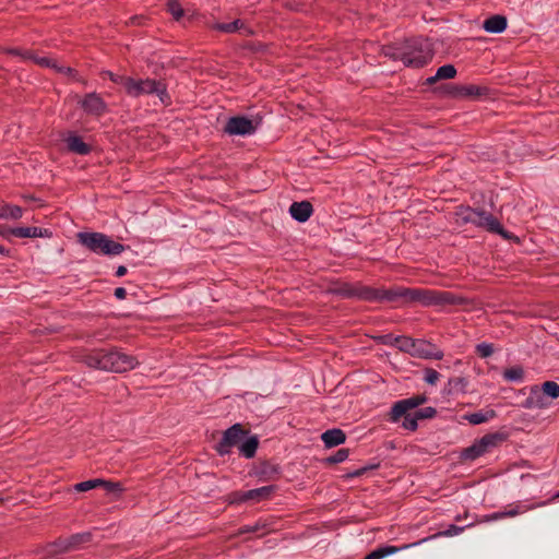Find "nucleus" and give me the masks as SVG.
Returning a JSON list of instances; mask_svg holds the SVG:
<instances>
[{"label":"nucleus","mask_w":559,"mask_h":559,"mask_svg":"<svg viewBox=\"0 0 559 559\" xmlns=\"http://www.w3.org/2000/svg\"><path fill=\"white\" fill-rule=\"evenodd\" d=\"M66 143L68 151L78 155H87L93 150L91 144L85 143L83 138L75 133H70Z\"/></svg>","instance_id":"6ab92c4d"},{"label":"nucleus","mask_w":559,"mask_h":559,"mask_svg":"<svg viewBox=\"0 0 559 559\" xmlns=\"http://www.w3.org/2000/svg\"><path fill=\"white\" fill-rule=\"evenodd\" d=\"M107 73L110 75V79L112 81H117V78L119 76L117 72L110 71V72H107Z\"/></svg>","instance_id":"680f3d73"},{"label":"nucleus","mask_w":559,"mask_h":559,"mask_svg":"<svg viewBox=\"0 0 559 559\" xmlns=\"http://www.w3.org/2000/svg\"><path fill=\"white\" fill-rule=\"evenodd\" d=\"M508 433L502 431L489 432L484 435L481 438L476 439L480 444L484 454L491 452L493 449L499 448L503 442L508 440Z\"/></svg>","instance_id":"4468645a"},{"label":"nucleus","mask_w":559,"mask_h":559,"mask_svg":"<svg viewBox=\"0 0 559 559\" xmlns=\"http://www.w3.org/2000/svg\"><path fill=\"white\" fill-rule=\"evenodd\" d=\"M403 421L402 427L409 431H416L418 429V420L415 414L406 412V414L402 415Z\"/></svg>","instance_id":"4c0bfd02"},{"label":"nucleus","mask_w":559,"mask_h":559,"mask_svg":"<svg viewBox=\"0 0 559 559\" xmlns=\"http://www.w3.org/2000/svg\"><path fill=\"white\" fill-rule=\"evenodd\" d=\"M503 378L508 381H522L524 379V370L521 366H514L503 371Z\"/></svg>","instance_id":"e433bc0d"},{"label":"nucleus","mask_w":559,"mask_h":559,"mask_svg":"<svg viewBox=\"0 0 559 559\" xmlns=\"http://www.w3.org/2000/svg\"><path fill=\"white\" fill-rule=\"evenodd\" d=\"M457 72H438V78L441 80L454 79Z\"/></svg>","instance_id":"8fccbe9b"},{"label":"nucleus","mask_w":559,"mask_h":559,"mask_svg":"<svg viewBox=\"0 0 559 559\" xmlns=\"http://www.w3.org/2000/svg\"><path fill=\"white\" fill-rule=\"evenodd\" d=\"M79 241L88 250L103 255H119L126 246L102 233H79Z\"/></svg>","instance_id":"423d86ee"},{"label":"nucleus","mask_w":559,"mask_h":559,"mask_svg":"<svg viewBox=\"0 0 559 559\" xmlns=\"http://www.w3.org/2000/svg\"><path fill=\"white\" fill-rule=\"evenodd\" d=\"M394 337H395V336H393V334L389 333V334H385V335H381V336L379 337V340H380V342H381L382 344H385V345H388V344H390V345H394Z\"/></svg>","instance_id":"de8ad7c7"},{"label":"nucleus","mask_w":559,"mask_h":559,"mask_svg":"<svg viewBox=\"0 0 559 559\" xmlns=\"http://www.w3.org/2000/svg\"><path fill=\"white\" fill-rule=\"evenodd\" d=\"M114 295L117 299H124L127 296V290L123 287H117Z\"/></svg>","instance_id":"09e8293b"},{"label":"nucleus","mask_w":559,"mask_h":559,"mask_svg":"<svg viewBox=\"0 0 559 559\" xmlns=\"http://www.w3.org/2000/svg\"><path fill=\"white\" fill-rule=\"evenodd\" d=\"M147 19L144 15H134L130 17L131 25H143Z\"/></svg>","instance_id":"49530a36"},{"label":"nucleus","mask_w":559,"mask_h":559,"mask_svg":"<svg viewBox=\"0 0 559 559\" xmlns=\"http://www.w3.org/2000/svg\"><path fill=\"white\" fill-rule=\"evenodd\" d=\"M23 215V209L19 205L2 202L0 203V218L1 219H19Z\"/></svg>","instance_id":"7c9ffc66"},{"label":"nucleus","mask_w":559,"mask_h":559,"mask_svg":"<svg viewBox=\"0 0 559 559\" xmlns=\"http://www.w3.org/2000/svg\"><path fill=\"white\" fill-rule=\"evenodd\" d=\"M454 216L457 224L465 225L471 223L489 233L497 234L506 240L515 238L512 233L501 225L497 217L485 210L473 209L468 205H459L455 207Z\"/></svg>","instance_id":"20e7f679"},{"label":"nucleus","mask_w":559,"mask_h":559,"mask_svg":"<svg viewBox=\"0 0 559 559\" xmlns=\"http://www.w3.org/2000/svg\"><path fill=\"white\" fill-rule=\"evenodd\" d=\"M259 448V439L258 436H246L240 444H239V452L242 456L246 459H252L254 457L257 450Z\"/></svg>","instance_id":"bb28decb"},{"label":"nucleus","mask_w":559,"mask_h":559,"mask_svg":"<svg viewBox=\"0 0 559 559\" xmlns=\"http://www.w3.org/2000/svg\"><path fill=\"white\" fill-rule=\"evenodd\" d=\"M464 88L465 84L442 83L435 87V92L441 96H447L453 99H462Z\"/></svg>","instance_id":"b1692460"},{"label":"nucleus","mask_w":559,"mask_h":559,"mask_svg":"<svg viewBox=\"0 0 559 559\" xmlns=\"http://www.w3.org/2000/svg\"><path fill=\"white\" fill-rule=\"evenodd\" d=\"M464 531L463 526H456L454 524L449 525V527L445 531L438 532L437 534L432 535L430 538L439 537V536H454L460 534Z\"/></svg>","instance_id":"c03bdc74"},{"label":"nucleus","mask_w":559,"mask_h":559,"mask_svg":"<svg viewBox=\"0 0 559 559\" xmlns=\"http://www.w3.org/2000/svg\"><path fill=\"white\" fill-rule=\"evenodd\" d=\"M497 416L495 409L479 411L476 413L465 414L463 419L467 420L471 425H480Z\"/></svg>","instance_id":"c756f323"},{"label":"nucleus","mask_w":559,"mask_h":559,"mask_svg":"<svg viewBox=\"0 0 559 559\" xmlns=\"http://www.w3.org/2000/svg\"><path fill=\"white\" fill-rule=\"evenodd\" d=\"M424 373V380L430 385H435L440 378V373L432 368H425Z\"/></svg>","instance_id":"a18cd8bd"},{"label":"nucleus","mask_w":559,"mask_h":559,"mask_svg":"<svg viewBox=\"0 0 559 559\" xmlns=\"http://www.w3.org/2000/svg\"><path fill=\"white\" fill-rule=\"evenodd\" d=\"M277 489L275 485H267L255 489L247 490L248 501L253 500L257 502L267 500Z\"/></svg>","instance_id":"c85d7f7f"},{"label":"nucleus","mask_w":559,"mask_h":559,"mask_svg":"<svg viewBox=\"0 0 559 559\" xmlns=\"http://www.w3.org/2000/svg\"><path fill=\"white\" fill-rule=\"evenodd\" d=\"M241 424H234L223 432V437L214 449L218 455L224 456L230 453L233 447L240 444L241 440L249 435Z\"/></svg>","instance_id":"6e6552de"},{"label":"nucleus","mask_w":559,"mask_h":559,"mask_svg":"<svg viewBox=\"0 0 559 559\" xmlns=\"http://www.w3.org/2000/svg\"><path fill=\"white\" fill-rule=\"evenodd\" d=\"M68 548V551L76 550L82 547L84 544H88L93 539V535L91 532H83L72 534L71 536L63 538Z\"/></svg>","instance_id":"cd10ccee"},{"label":"nucleus","mask_w":559,"mask_h":559,"mask_svg":"<svg viewBox=\"0 0 559 559\" xmlns=\"http://www.w3.org/2000/svg\"><path fill=\"white\" fill-rule=\"evenodd\" d=\"M348 455H349V449L342 448V449H338L333 455L325 457L323 460V463L326 465H335V464L342 463L345 460H347Z\"/></svg>","instance_id":"f704fd0d"},{"label":"nucleus","mask_w":559,"mask_h":559,"mask_svg":"<svg viewBox=\"0 0 559 559\" xmlns=\"http://www.w3.org/2000/svg\"><path fill=\"white\" fill-rule=\"evenodd\" d=\"M437 70H447V71H450V70H455L454 66L453 64H443L441 67H439Z\"/></svg>","instance_id":"13d9d810"},{"label":"nucleus","mask_w":559,"mask_h":559,"mask_svg":"<svg viewBox=\"0 0 559 559\" xmlns=\"http://www.w3.org/2000/svg\"><path fill=\"white\" fill-rule=\"evenodd\" d=\"M224 130L230 135H247L253 133L255 128L251 119L245 116H235L228 119Z\"/></svg>","instance_id":"9d476101"},{"label":"nucleus","mask_w":559,"mask_h":559,"mask_svg":"<svg viewBox=\"0 0 559 559\" xmlns=\"http://www.w3.org/2000/svg\"><path fill=\"white\" fill-rule=\"evenodd\" d=\"M503 518V513L502 512H496L493 513L492 515L489 516L490 520H499V519H502Z\"/></svg>","instance_id":"bf43d9fd"},{"label":"nucleus","mask_w":559,"mask_h":559,"mask_svg":"<svg viewBox=\"0 0 559 559\" xmlns=\"http://www.w3.org/2000/svg\"><path fill=\"white\" fill-rule=\"evenodd\" d=\"M258 531V526H243L242 528H240V533H254Z\"/></svg>","instance_id":"864d4df0"},{"label":"nucleus","mask_w":559,"mask_h":559,"mask_svg":"<svg viewBox=\"0 0 559 559\" xmlns=\"http://www.w3.org/2000/svg\"><path fill=\"white\" fill-rule=\"evenodd\" d=\"M5 52L11 56L19 57L21 62L26 67H38V68H47L51 70H73L71 67H59L57 60L46 56L40 55L36 50L32 49H21V48H10L7 49Z\"/></svg>","instance_id":"0eeeda50"},{"label":"nucleus","mask_w":559,"mask_h":559,"mask_svg":"<svg viewBox=\"0 0 559 559\" xmlns=\"http://www.w3.org/2000/svg\"><path fill=\"white\" fill-rule=\"evenodd\" d=\"M69 552L63 538H58L52 543H48L43 549L40 559H59V556Z\"/></svg>","instance_id":"4be33fe9"},{"label":"nucleus","mask_w":559,"mask_h":559,"mask_svg":"<svg viewBox=\"0 0 559 559\" xmlns=\"http://www.w3.org/2000/svg\"><path fill=\"white\" fill-rule=\"evenodd\" d=\"M13 227H0V236H2L5 239H10L12 236L11 233H9L10 229Z\"/></svg>","instance_id":"3c124183"},{"label":"nucleus","mask_w":559,"mask_h":559,"mask_svg":"<svg viewBox=\"0 0 559 559\" xmlns=\"http://www.w3.org/2000/svg\"><path fill=\"white\" fill-rule=\"evenodd\" d=\"M385 57L401 61L407 68H424L435 56L433 44L426 37L413 36L383 46Z\"/></svg>","instance_id":"f03ea898"},{"label":"nucleus","mask_w":559,"mask_h":559,"mask_svg":"<svg viewBox=\"0 0 559 559\" xmlns=\"http://www.w3.org/2000/svg\"><path fill=\"white\" fill-rule=\"evenodd\" d=\"M493 353V345L489 343H480L476 345V354L481 358H488Z\"/></svg>","instance_id":"37998d69"},{"label":"nucleus","mask_w":559,"mask_h":559,"mask_svg":"<svg viewBox=\"0 0 559 559\" xmlns=\"http://www.w3.org/2000/svg\"><path fill=\"white\" fill-rule=\"evenodd\" d=\"M22 198L25 200V201H38V199L34 195H31V194H24L22 195Z\"/></svg>","instance_id":"052dcab7"},{"label":"nucleus","mask_w":559,"mask_h":559,"mask_svg":"<svg viewBox=\"0 0 559 559\" xmlns=\"http://www.w3.org/2000/svg\"><path fill=\"white\" fill-rule=\"evenodd\" d=\"M242 25H243V23L240 20H235L229 23H218V24H216L215 28L221 32L230 34V33L237 32L240 28V26H242Z\"/></svg>","instance_id":"a19ab883"},{"label":"nucleus","mask_w":559,"mask_h":559,"mask_svg":"<svg viewBox=\"0 0 559 559\" xmlns=\"http://www.w3.org/2000/svg\"><path fill=\"white\" fill-rule=\"evenodd\" d=\"M380 466V463H371V464H367L360 468H357L353 472H348L344 475L345 478H356V477H360L362 475H365L367 472L369 471H373V469H378Z\"/></svg>","instance_id":"58836bf2"},{"label":"nucleus","mask_w":559,"mask_h":559,"mask_svg":"<svg viewBox=\"0 0 559 559\" xmlns=\"http://www.w3.org/2000/svg\"><path fill=\"white\" fill-rule=\"evenodd\" d=\"M80 361L88 368L117 373L132 370L139 364L136 357L122 353L115 347L84 350L80 356Z\"/></svg>","instance_id":"7ed1b4c3"},{"label":"nucleus","mask_w":559,"mask_h":559,"mask_svg":"<svg viewBox=\"0 0 559 559\" xmlns=\"http://www.w3.org/2000/svg\"><path fill=\"white\" fill-rule=\"evenodd\" d=\"M226 501L229 504H240L248 501L247 491L235 490L226 496Z\"/></svg>","instance_id":"ea45409f"},{"label":"nucleus","mask_w":559,"mask_h":559,"mask_svg":"<svg viewBox=\"0 0 559 559\" xmlns=\"http://www.w3.org/2000/svg\"><path fill=\"white\" fill-rule=\"evenodd\" d=\"M12 236L19 237V238H49L52 236V231H50L47 228H40V227H13L9 230Z\"/></svg>","instance_id":"f3484780"},{"label":"nucleus","mask_w":559,"mask_h":559,"mask_svg":"<svg viewBox=\"0 0 559 559\" xmlns=\"http://www.w3.org/2000/svg\"><path fill=\"white\" fill-rule=\"evenodd\" d=\"M289 213L299 223L307 222L313 213V206L309 201L293 202Z\"/></svg>","instance_id":"a211bd4d"},{"label":"nucleus","mask_w":559,"mask_h":559,"mask_svg":"<svg viewBox=\"0 0 559 559\" xmlns=\"http://www.w3.org/2000/svg\"><path fill=\"white\" fill-rule=\"evenodd\" d=\"M328 293L341 298H356L368 302H400L401 306L420 305L432 306H462L466 299L448 290H438L419 287L396 286L392 288H374L360 282L348 283L336 281L328 288Z\"/></svg>","instance_id":"f257e3e1"},{"label":"nucleus","mask_w":559,"mask_h":559,"mask_svg":"<svg viewBox=\"0 0 559 559\" xmlns=\"http://www.w3.org/2000/svg\"><path fill=\"white\" fill-rule=\"evenodd\" d=\"M416 344V348L414 349V356L416 357L441 360L444 356L443 352L431 342L418 340Z\"/></svg>","instance_id":"ddd939ff"},{"label":"nucleus","mask_w":559,"mask_h":559,"mask_svg":"<svg viewBox=\"0 0 559 559\" xmlns=\"http://www.w3.org/2000/svg\"><path fill=\"white\" fill-rule=\"evenodd\" d=\"M0 254L4 257H11V250L0 245Z\"/></svg>","instance_id":"4d7b16f0"},{"label":"nucleus","mask_w":559,"mask_h":559,"mask_svg":"<svg viewBox=\"0 0 559 559\" xmlns=\"http://www.w3.org/2000/svg\"><path fill=\"white\" fill-rule=\"evenodd\" d=\"M502 513H503V518H506V516H515V515L519 514V509L518 508L511 509V510L502 512Z\"/></svg>","instance_id":"6e6d98bb"},{"label":"nucleus","mask_w":559,"mask_h":559,"mask_svg":"<svg viewBox=\"0 0 559 559\" xmlns=\"http://www.w3.org/2000/svg\"><path fill=\"white\" fill-rule=\"evenodd\" d=\"M549 405V402L547 401L545 393L538 385H533L530 390V394L526 397V400L523 403V406L525 408H545Z\"/></svg>","instance_id":"dca6fc26"},{"label":"nucleus","mask_w":559,"mask_h":559,"mask_svg":"<svg viewBox=\"0 0 559 559\" xmlns=\"http://www.w3.org/2000/svg\"><path fill=\"white\" fill-rule=\"evenodd\" d=\"M440 80H441V79H440V78H438V72H436V75H433V76H431V78H428V79L426 80V84H427V85H432V84L437 83V82H438V81H440Z\"/></svg>","instance_id":"5fc2aeb1"},{"label":"nucleus","mask_w":559,"mask_h":559,"mask_svg":"<svg viewBox=\"0 0 559 559\" xmlns=\"http://www.w3.org/2000/svg\"><path fill=\"white\" fill-rule=\"evenodd\" d=\"M98 487H104L105 489H107L110 492L122 489L120 483H115V481L105 480V479H100V478L88 479V480L81 481V483H78L74 485V489L79 492L88 491L91 489H95Z\"/></svg>","instance_id":"f8f14e48"},{"label":"nucleus","mask_w":559,"mask_h":559,"mask_svg":"<svg viewBox=\"0 0 559 559\" xmlns=\"http://www.w3.org/2000/svg\"><path fill=\"white\" fill-rule=\"evenodd\" d=\"M166 10L177 22L185 16V10L178 0H168L166 3Z\"/></svg>","instance_id":"72a5a7b5"},{"label":"nucleus","mask_w":559,"mask_h":559,"mask_svg":"<svg viewBox=\"0 0 559 559\" xmlns=\"http://www.w3.org/2000/svg\"><path fill=\"white\" fill-rule=\"evenodd\" d=\"M80 105L86 114L94 116H100L108 110L107 104L96 93L86 94L84 98L80 100Z\"/></svg>","instance_id":"9b49d317"},{"label":"nucleus","mask_w":559,"mask_h":559,"mask_svg":"<svg viewBox=\"0 0 559 559\" xmlns=\"http://www.w3.org/2000/svg\"><path fill=\"white\" fill-rule=\"evenodd\" d=\"M325 448L331 449L343 444L346 441V433L340 428L328 429L321 435Z\"/></svg>","instance_id":"412c9836"},{"label":"nucleus","mask_w":559,"mask_h":559,"mask_svg":"<svg viewBox=\"0 0 559 559\" xmlns=\"http://www.w3.org/2000/svg\"><path fill=\"white\" fill-rule=\"evenodd\" d=\"M426 402V394H417L408 399L400 400L392 405L391 411L388 414V419L391 423H399L402 418V415L406 414V412H411L412 409L417 408Z\"/></svg>","instance_id":"1a4fd4ad"},{"label":"nucleus","mask_w":559,"mask_h":559,"mask_svg":"<svg viewBox=\"0 0 559 559\" xmlns=\"http://www.w3.org/2000/svg\"><path fill=\"white\" fill-rule=\"evenodd\" d=\"M427 539L428 538H424V539H421V540H419L417 543H413V544H409V545H404L402 547H395V546H389V545L388 546H381V547H378L374 550L370 551L365 557V559H383L384 557L393 555V554L397 552L399 550L406 549V548H409L412 546L419 545L420 543H424Z\"/></svg>","instance_id":"5701e85b"},{"label":"nucleus","mask_w":559,"mask_h":559,"mask_svg":"<svg viewBox=\"0 0 559 559\" xmlns=\"http://www.w3.org/2000/svg\"><path fill=\"white\" fill-rule=\"evenodd\" d=\"M558 496H559V492H558Z\"/></svg>","instance_id":"e2e57ef3"},{"label":"nucleus","mask_w":559,"mask_h":559,"mask_svg":"<svg viewBox=\"0 0 559 559\" xmlns=\"http://www.w3.org/2000/svg\"><path fill=\"white\" fill-rule=\"evenodd\" d=\"M483 455L484 452L481 451L480 444L475 440L472 445L461 451L460 459L462 461H475Z\"/></svg>","instance_id":"473e14b6"},{"label":"nucleus","mask_w":559,"mask_h":559,"mask_svg":"<svg viewBox=\"0 0 559 559\" xmlns=\"http://www.w3.org/2000/svg\"><path fill=\"white\" fill-rule=\"evenodd\" d=\"M468 379L466 377H452L448 380L443 395L452 396L459 393L465 394L467 392Z\"/></svg>","instance_id":"aec40b11"},{"label":"nucleus","mask_w":559,"mask_h":559,"mask_svg":"<svg viewBox=\"0 0 559 559\" xmlns=\"http://www.w3.org/2000/svg\"><path fill=\"white\" fill-rule=\"evenodd\" d=\"M121 82L126 93L131 97L156 94L164 106L168 107L173 104L171 97L167 92V84L162 80H142L128 76L121 78Z\"/></svg>","instance_id":"39448f33"},{"label":"nucleus","mask_w":559,"mask_h":559,"mask_svg":"<svg viewBox=\"0 0 559 559\" xmlns=\"http://www.w3.org/2000/svg\"><path fill=\"white\" fill-rule=\"evenodd\" d=\"M416 343H418V340L409 336L401 335L394 337V345H396L400 350L409 353L412 356H414V349L417 345Z\"/></svg>","instance_id":"2f4dec72"},{"label":"nucleus","mask_w":559,"mask_h":559,"mask_svg":"<svg viewBox=\"0 0 559 559\" xmlns=\"http://www.w3.org/2000/svg\"><path fill=\"white\" fill-rule=\"evenodd\" d=\"M490 95V88L484 85L465 84L462 99L479 100Z\"/></svg>","instance_id":"a878e982"},{"label":"nucleus","mask_w":559,"mask_h":559,"mask_svg":"<svg viewBox=\"0 0 559 559\" xmlns=\"http://www.w3.org/2000/svg\"><path fill=\"white\" fill-rule=\"evenodd\" d=\"M540 389L545 393L546 399H558L559 397V384L555 381H545Z\"/></svg>","instance_id":"c9c22d12"},{"label":"nucleus","mask_w":559,"mask_h":559,"mask_svg":"<svg viewBox=\"0 0 559 559\" xmlns=\"http://www.w3.org/2000/svg\"><path fill=\"white\" fill-rule=\"evenodd\" d=\"M254 475L264 481L277 479L281 475V466L270 461H261L254 468Z\"/></svg>","instance_id":"2eb2a0df"},{"label":"nucleus","mask_w":559,"mask_h":559,"mask_svg":"<svg viewBox=\"0 0 559 559\" xmlns=\"http://www.w3.org/2000/svg\"><path fill=\"white\" fill-rule=\"evenodd\" d=\"M508 26V21L504 15L496 14L484 21L483 28L487 33L500 34Z\"/></svg>","instance_id":"393cba45"},{"label":"nucleus","mask_w":559,"mask_h":559,"mask_svg":"<svg viewBox=\"0 0 559 559\" xmlns=\"http://www.w3.org/2000/svg\"><path fill=\"white\" fill-rule=\"evenodd\" d=\"M127 274V267L124 265H119L116 270V276L121 277Z\"/></svg>","instance_id":"603ef678"},{"label":"nucleus","mask_w":559,"mask_h":559,"mask_svg":"<svg viewBox=\"0 0 559 559\" xmlns=\"http://www.w3.org/2000/svg\"><path fill=\"white\" fill-rule=\"evenodd\" d=\"M414 414H415L417 420L431 419V418L436 417L437 409L432 406H428L425 408L417 409Z\"/></svg>","instance_id":"79ce46f5"}]
</instances>
